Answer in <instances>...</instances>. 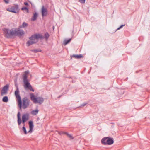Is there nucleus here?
<instances>
[{"label":"nucleus","mask_w":150,"mask_h":150,"mask_svg":"<svg viewBox=\"0 0 150 150\" xmlns=\"http://www.w3.org/2000/svg\"><path fill=\"white\" fill-rule=\"evenodd\" d=\"M15 95L18 106L20 109L21 108L25 109L28 107L29 105L30 100L27 98H24L23 99L22 101L19 95V91L18 89L15 91Z\"/></svg>","instance_id":"nucleus-1"},{"label":"nucleus","mask_w":150,"mask_h":150,"mask_svg":"<svg viewBox=\"0 0 150 150\" xmlns=\"http://www.w3.org/2000/svg\"><path fill=\"white\" fill-rule=\"evenodd\" d=\"M42 36L39 34H36L32 36L29 38L30 40L27 42V45L28 46L36 43L38 41V39L41 38Z\"/></svg>","instance_id":"nucleus-2"},{"label":"nucleus","mask_w":150,"mask_h":150,"mask_svg":"<svg viewBox=\"0 0 150 150\" xmlns=\"http://www.w3.org/2000/svg\"><path fill=\"white\" fill-rule=\"evenodd\" d=\"M17 122L18 124L20 125L22 122L23 124H25V122L28 120L29 118V115L28 114H25L23 115L22 116V121L20 117V113L18 112L17 114Z\"/></svg>","instance_id":"nucleus-3"},{"label":"nucleus","mask_w":150,"mask_h":150,"mask_svg":"<svg viewBox=\"0 0 150 150\" xmlns=\"http://www.w3.org/2000/svg\"><path fill=\"white\" fill-rule=\"evenodd\" d=\"M4 34L5 36L7 38H10L12 36L16 35V29L13 28L10 30L7 28L3 29Z\"/></svg>","instance_id":"nucleus-4"},{"label":"nucleus","mask_w":150,"mask_h":150,"mask_svg":"<svg viewBox=\"0 0 150 150\" xmlns=\"http://www.w3.org/2000/svg\"><path fill=\"white\" fill-rule=\"evenodd\" d=\"M30 99L34 103L41 104L43 101V99L40 97H36L33 93L30 94Z\"/></svg>","instance_id":"nucleus-5"},{"label":"nucleus","mask_w":150,"mask_h":150,"mask_svg":"<svg viewBox=\"0 0 150 150\" xmlns=\"http://www.w3.org/2000/svg\"><path fill=\"white\" fill-rule=\"evenodd\" d=\"M7 11L14 13H18L19 11L18 5H15L7 8Z\"/></svg>","instance_id":"nucleus-6"},{"label":"nucleus","mask_w":150,"mask_h":150,"mask_svg":"<svg viewBox=\"0 0 150 150\" xmlns=\"http://www.w3.org/2000/svg\"><path fill=\"white\" fill-rule=\"evenodd\" d=\"M24 87L25 89H28L30 90L33 92L34 90L32 88L28 82V81H24Z\"/></svg>","instance_id":"nucleus-7"},{"label":"nucleus","mask_w":150,"mask_h":150,"mask_svg":"<svg viewBox=\"0 0 150 150\" xmlns=\"http://www.w3.org/2000/svg\"><path fill=\"white\" fill-rule=\"evenodd\" d=\"M41 13L42 17L46 16L48 14L47 9L44 6H43L41 8Z\"/></svg>","instance_id":"nucleus-8"},{"label":"nucleus","mask_w":150,"mask_h":150,"mask_svg":"<svg viewBox=\"0 0 150 150\" xmlns=\"http://www.w3.org/2000/svg\"><path fill=\"white\" fill-rule=\"evenodd\" d=\"M8 87L9 86L8 85H6L3 87L1 93V95L3 96L7 93Z\"/></svg>","instance_id":"nucleus-9"},{"label":"nucleus","mask_w":150,"mask_h":150,"mask_svg":"<svg viewBox=\"0 0 150 150\" xmlns=\"http://www.w3.org/2000/svg\"><path fill=\"white\" fill-rule=\"evenodd\" d=\"M29 130L28 132V133H31L33 131L34 127V125L32 121H30L29 122Z\"/></svg>","instance_id":"nucleus-10"},{"label":"nucleus","mask_w":150,"mask_h":150,"mask_svg":"<svg viewBox=\"0 0 150 150\" xmlns=\"http://www.w3.org/2000/svg\"><path fill=\"white\" fill-rule=\"evenodd\" d=\"M16 35H18L21 36L23 35L24 34V32L23 31L21 30L18 29H16Z\"/></svg>","instance_id":"nucleus-11"},{"label":"nucleus","mask_w":150,"mask_h":150,"mask_svg":"<svg viewBox=\"0 0 150 150\" xmlns=\"http://www.w3.org/2000/svg\"><path fill=\"white\" fill-rule=\"evenodd\" d=\"M113 139L112 138H110L107 137L106 141V145H110L112 144L113 143Z\"/></svg>","instance_id":"nucleus-12"},{"label":"nucleus","mask_w":150,"mask_h":150,"mask_svg":"<svg viewBox=\"0 0 150 150\" xmlns=\"http://www.w3.org/2000/svg\"><path fill=\"white\" fill-rule=\"evenodd\" d=\"M29 73V72L28 71H25L24 72V74L23 75V81H28L27 78L28 77V74Z\"/></svg>","instance_id":"nucleus-13"},{"label":"nucleus","mask_w":150,"mask_h":150,"mask_svg":"<svg viewBox=\"0 0 150 150\" xmlns=\"http://www.w3.org/2000/svg\"><path fill=\"white\" fill-rule=\"evenodd\" d=\"M38 16V13H35L33 14V16L32 18L31 19V20L32 21H34L35 20Z\"/></svg>","instance_id":"nucleus-14"},{"label":"nucleus","mask_w":150,"mask_h":150,"mask_svg":"<svg viewBox=\"0 0 150 150\" xmlns=\"http://www.w3.org/2000/svg\"><path fill=\"white\" fill-rule=\"evenodd\" d=\"M38 112V109H36L35 110H32L31 112V114L33 115H37Z\"/></svg>","instance_id":"nucleus-15"},{"label":"nucleus","mask_w":150,"mask_h":150,"mask_svg":"<svg viewBox=\"0 0 150 150\" xmlns=\"http://www.w3.org/2000/svg\"><path fill=\"white\" fill-rule=\"evenodd\" d=\"M107 139V138H103L101 140V142L103 144L105 145H106V141Z\"/></svg>","instance_id":"nucleus-16"},{"label":"nucleus","mask_w":150,"mask_h":150,"mask_svg":"<svg viewBox=\"0 0 150 150\" xmlns=\"http://www.w3.org/2000/svg\"><path fill=\"white\" fill-rule=\"evenodd\" d=\"M8 100V97L6 96H5L3 97L2 101L4 102H7Z\"/></svg>","instance_id":"nucleus-17"},{"label":"nucleus","mask_w":150,"mask_h":150,"mask_svg":"<svg viewBox=\"0 0 150 150\" xmlns=\"http://www.w3.org/2000/svg\"><path fill=\"white\" fill-rule=\"evenodd\" d=\"M23 124L24 125L22 128V130L24 132V134H27V131L25 127V124Z\"/></svg>","instance_id":"nucleus-18"},{"label":"nucleus","mask_w":150,"mask_h":150,"mask_svg":"<svg viewBox=\"0 0 150 150\" xmlns=\"http://www.w3.org/2000/svg\"><path fill=\"white\" fill-rule=\"evenodd\" d=\"M71 40V39H69L68 40H65L64 42V45H66L67 44L70 42Z\"/></svg>","instance_id":"nucleus-19"},{"label":"nucleus","mask_w":150,"mask_h":150,"mask_svg":"<svg viewBox=\"0 0 150 150\" xmlns=\"http://www.w3.org/2000/svg\"><path fill=\"white\" fill-rule=\"evenodd\" d=\"M21 10L23 11H26L27 13H28L29 12L28 9L26 7H23L21 8Z\"/></svg>","instance_id":"nucleus-20"},{"label":"nucleus","mask_w":150,"mask_h":150,"mask_svg":"<svg viewBox=\"0 0 150 150\" xmlns=\"http://www.w3.org/2000/svg\"><path fill=\"white\" fill-rule=\"evenodd\" d=\"M27 24L25 22H23V23L22 25L21 26V27L24 28L27 26Z\"/></svg>","instance_id":"nucleus-21"},{"label":"nucleus","mask_w":150,"mask_h":150,"mask_svg":"<svg viewBox=\"0 0 150 150\" xmlns=\"http://www.w3.org/2000/svg\"><path fill=\"white\" fill-rule=\"evenodd\" d=\"M74 57H75L76 58H80L82 57V56L81 55H74Z\"/></svg>","instance_id":"nucleus-22"},{"label":"nucleus","mask_w":150,"mask_h":150,"mask_svg":"<svg viewBox=\"0 0 150 150\" xmlns=\"http://www.w3.org/2000/svg\"><path fill=\"white\" fill-rule=\"evenodd\" d=\"M45 38L47 39L48 38L49 36V35L48 33H46L45 34Z\"/></svg>","instance_id":"nucleus-23"},{"label":"nucleus","mask_w":150,"mask_h":150,"mask_svg":"<svg viewBox=\"0 0 150 150\" xmlns=\"http://www.w3.org/2000/svg\"><path fill=\"white\" fill-rule=\"evenodd\" d=\"M67 136L70 138L71 139H73V137L72 136L69 134H67Z\"/></svg>","instance_id":"nucleus-24"},{"label":"nucleus","mask_w":150,"mask_h":150,"mask_svg":"<svg viewBox=\"0 0 150 150\" xmlns=\"http://www.w3.org/2000/svg\"><path fill=\"white\" fill-rule=\"evenodd\" d=\"M85 0H79V1L82 3H84Z\"/></svg>","instance_id":"nucleus-25"},{"label":"nucleus","mask_w":150,"mask_h":150,"mask_svg":"<svg viewBox=\"0 0 150 150\" xmlns=\"http://www.w3.org/2000/svg\"><path fill=\"white\" fill-rule=\"evenodd\" d=\"M4 1L6 4H8L9 2V1L8 0H4Z\"/></svg>","instance_id":"nucleus-26"},{"label":"nucleus","mask_w":150,"mask_h":150,"mask_svg":"<svg viewBox=\"0 0 150 150\" xmlns=\"http://www.w3.org/2000/svg\"><path fill=\"white\" fill-rule=\"evenodd\" d=\"M125 25H121L120 27L118 28L117 29V30H119L120 29V28H122L123 26H124Z\"/></svg>","instance_id":"nucleus-27"},{"label":"nucleus","mask_w":150,"mask_h":150,"mask_svg":"<svg viewBox=\"0 0 150 150\" xmlns=\"http://www.w3.org/2000/svg\"><path fill=\"white\" fill-rule=\"evenodd\" d=\"M24 4L26 6H28V4L27 3L25 2V3H24Z\"/></svg>","instance_id":"nucleus-28"}]
</instances>
